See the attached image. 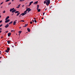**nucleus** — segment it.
Masks as SVG:
<instances>
[{
    "instance_id": "nucleus-61",
    "label": "nucleus",
    "mask_w": 75,
    "mask_h": 75,
    "mask_svg": "<svg viewBox=\"0 0 75 75\" xmlns=\"http://www.w3.org/2000/svg\"><path fill=\"white\" fill-rule=\"evenodd\" d=\"M37 19H38V18H36Z\"/></svg>"
},
{
    "instance_id": "nucleus-48",
    "label": "nucleus",
    "mask_w": 75,
    "mask_h": 75,
    "mask_svg": "<svg viewBox=\"0 0 75 75\" xmlns=\"http://www.w3.org/2000/svg\"><path fill=\"white\" fill-rule=\"evenodd\" d=\"M2 57H0V59H1V58Z\"/></svg>"
},
{
    "instance_id": "nucleus-60",
    "label": "nucleus",
    "mask_w": 75,
    "mask_h": 75,
    "mask_svg": "<svg viewBox=\"0 0 75 75\" xmlns=\"http://www.w3.org/2000/svg\"><path fill=\"white\" fill-rule=\"evenodd\" d=\"M18 35H20V34L19 33Z\"/></svg>"
},
{
    "instance_id": "nucleus-21",
    "label": "nucleus",
    "mask_w": 75,
    "mask_h": 75,
    "mask_svg": "<svg viewBox=\"0 0 75 75\" xmlns=\"http://www.w3.org/2000/svg\"><path fill=\"white\" fill-rule=\"evenodd\" d=\"M12 23H13V21H11V22H10V23H8V24H12Z\"/></svg>"
},
{
    "instance_id": "nucleus-24",
    "label": "nucleus",
    "mask_w": 75,
    "mask_h": 75,
    "mask_svg": "<svg viewBox=\"0 0 75 75\" xmlns=\"http://www.w3.org/2000/svg\"><path fill=\"white\" fill-rule=\"evenodd\" d=\"M49 4H48V3H46V4L47 6H49Z\"/></svg>"
},
{
    "instance_id": "nucleus-36",
    "label": "nucleus",
    "mask_w": 75,
    "mask_h": 75,
    "mask_svg": "<svg viewBox=\"0 0 75 75\" xmlns=\"http://www.w3.org/2000/svg\"><path fill=\"white\" fill-rule=\"evenodd\" d=\"M20 22L22 21L23 22H24V20H22L20 21Z\"/></svg>"
},
{
    "instance_id": "nucleus-52",
    "label": "nucleus",
    "mask_w": 75,
    "mask_h": 75,
    "mask_svg": "<svg viewBox=\"0 0 75 75\" xmlns=\"http://www.w3.org/2000/svg\"><path fill=\"white\" fill-rule=\"evenodd\" d=\"M13 14H14V13L12 14V16H13Z\"/></svg>"
},
{
    "instance_id": "nucleus-42",
    "label": "nucleus",
    "mask_w": 75,
    "mask_h": 75,
    "mask_svg": "<svg viewBox=\"0 0 75 75\" xmlns=\"http://www.w3.org/2000/svg\"><path fill=\"white\" fill-rule=\"evenodd\" d=\"M44 14H45V13H43V16H44Z\"/></svg>"
},
{
    "instance_id": "nucleus-57",
    "label": "nucleus",
    "mask_w": 75,
    "mask_h": 75,
    "mask_svg": "<svg viewBox=\"0 0 75 75\" xmlns=\"http://www.w3.org/2000/svg\"><path fill=\"white\" fill-rule=\"evenodd\" d=\"M51 8V7H50V8Z\"/></svg>"
},
{
    "instance_id": "nucleus-3",
    "label": "nucleus",
    "mask_w": 75,
    "mask_h": 75,
    "mask_svg": "<svg viewBox=\"0 0 75 75\" xmlns=\"http://www.w3.org/2000/svg\"><path fill=\"white\" fill-rule=\"evenodd\" d=\"M8 26H9V25H8V24L5 26V28H7V27H8Z\"/></svg>"
},
{
    "instance_id": "nucleus-53",
    "label": "nucleus",
    "mask_w": 75,
    "mask_h": 75,
    "mask_svg": "<svg viewBox=\"0 0 75 75\" xmlns=\"http://www.w3.org/2000/svg\"><path fill=\"white\" fill-rule=\"evenodd\" d=\"M31 5H30V4L28 5V7H29V6H30Z\"/></svg>"
},
{
    "instance_id": "nucleus-29",
    "label": "nucleus",
    "mask_w": 75,
    "mask_h": 75,
    "mask_svg": "<svg viewBox=\"0 0 75 75\" xmlns=\"http://www.w3.org/2000/svg\"><path fill=\"white\" fill-rule=\"evenodd\" d=\"M10 0H6V1L5 2H8V1H9Z\"/></svg>"
},
{
    "instance_id": "nucleus-22",
    "label": "nucleus",
    "mask_w": 75,
    "mask_h": 75,
    "mask_svg": "<svg viewBox=\"0 0 75 75\" xmlns=\"http://www.w3.org/2000/svg\"><path fill=\"white\" fill-rule=\"evenodd\" d=\"M6 52H9V51L8 50H6L5 51Z\"/></svg>"
},
{
    "instance_id": "nucleus-40",
    "label": "nucleus",
    "mask_w": 75,
    "mask_h": 75,
    "mask_svg": "<svg viewBox=\"0 0 75 75\" xmlns=\"http://www.w3.org/2000/svg\"><path fill=\"white\" fill-rule=\"evenodd\" d=\"M30 24H33V22H31V21H30Z\"/></svg>"
},
{
    "instance_id": "nucleus-25",
    "label": "nucleus",
    "mask_w": 75,
    "mask_h": 75,
    "mask_svg": "<svg viewBox=\"0 0 75 75\" xmlns=\"http://www.w3.org/2000/svg\"><path fill=\"white\" fill-rule=\"evenodd\" d=\"M22 32V31H19V33L20 34H21V33Z\"/></svg>"
},
{
    "instance_id": "nucleus-31",
    "label": "nucleus",
    "mask_w": 75,
    "mask_h": 75,
    "mask_svg": "<svg viewBox=\"0 0 75 75\" xmlns=\"http://www.w3.org/2000/svg\"><path fill=\"white\" fill-rule=\"evenodd\" d=\"M11 4V3L10 2V3H9L8 4V5H10V4Z\"/></svg>"
},
{
    "instance_id": "nucleus-10",
    "label": "nucleus",
    "mask_w": 75,
    "mask_h": 75,
    "mask_svg": "<svg viewBox=\"0 0 75 75\" xmlns=\"http://www.w3.org/2000/svg\"><path fill=\"white\" fill-rule=\"evenodd\" d=\"M37 10H38V12H40V11H41V9H37Z\"/></svg>"
},
{
    "instance_id": "nucleus-35",
    "label": "nucleus",
    "mask_w": 75,
    "mask_h": 75,
    "mask_svg": "<svg viewBox=\"0 0 75 75\" xmlns=\"http://www.w3.org/2000/svg\"><path fill=\"white\" fill-rule=\"evenodd\" d=\"M48 9V8H46L45 9V11H46V10H47V9Z\"/></svg>"
},
{
    "instance_id": "nucleus-15",
    "label": "nucleus",
    "mask_w": 75,
    "mask_h": 75,
    "mask_svg": "<svg viewBox=\"0 0 75 75\" xmlns=\"http://www.w3.org/2000/svg\"><path fill=\"white\" fill-rule=\"evenodd\" d=\"M27 30L28 32H30V28H27Z\"/></svg>"
},
{
    "instance_id": "nucleus-19",
    "label": "nucleus",
    "mask_w": 75,
    "mask_h": 75,
    "mask_svg": "<svg viewBox=\"0 0 75 75\" xmlns=\"http://www.w3.org/2000/svg\"><path fill=\"white\" fill-rule=\"evenodd\" d=\"M21 15L22 16H24V13H23L22 14H21Z\"/></svg>"
},
{
    "instance_id": "nucleus-5",
    "label": "nucleus",
    "mask_w": 75,
    "mask_h": 75,
    "mask_svg": "<svg viewBox=\"0 0 75 75\" xmlns=\"http://www.w3.org/2000/svg\"><path fill=\"white\" fill-rule=\"evenodd\" d=\"M46 1H47V2L46 3H48L49 4H50V0H47Z\"/></svg>"
},
{
    "instance_id": "nucleus-41",
    "label": "nucleus",
    "mask_w": 75,
    "mask_h": 75,
    "mask_svg": "<svg viewBox=\"0 0 75 75\" xmlns=\"http://www.w3.org/2000/svg\"><path fill=\"white\" fill-rule=\"evenodd\" d=\"M8 33V31H6V33Z\"/></svg>"
},
{
    "instance_id": "nucleus-26",
    "label": "nucleus",
    "mask_w": 75,
    "mask_h": 75,
    "mask_svg": "<svg viewBox=\"0 0 75 75\" xmlns=\"http://www.w3.org/2000/svg\"><path fill=\"white\" fill-rule=\"evenodd\" d=\"M2 30V28H0V33H1V30Z\"/></svg>"
},
{
    "instance_id": "nucleus-17",
    "label": "nucleus",
    "mask_w": 75,
    "mask_h": 75,
    "mask_svg": "<svg viewBox=\"0 0 75 75\" xmlns=\"http://www.w3.org/2000/svg\"><path fill=\"white\" fill-rule=\"evenodd\" d=\"M29 9H26V10L25 11L24 13H26V12H27V11H28V10Z\"/></svg>"
},
{
    "instance_id": "nucleus-30",
    "label": "nucleus",
    "mask_w": 75,
    "mask_h": 75,
    "mask_svg": "<svg viewBox=\"0 0 75 75\" xmlns=\"http://www.w3.org/2000/svg\"><path fill=\"white\" fill-rule=\"evenodd\" d=\"M6 13V11H3V13Z\"/></svg>"
},
{
    "instance_id": "nucleus-27",
    "label": "nucleus",
    "mask_w": 75,
    "mask_h": 75,
    "mask_svg": "<svg viewBox=\"0 0 75 75\" xmlns=\"http://www.w3.org/2000/svg\"><path fill=\"white\" fill-rule=\"evenodd\" d=\"M47 3V2L46 1H44V4H45V3H46H46Z\"/></svg>"
},
{
    "instance_id": "nucleus-44",
    "label": "nucleus",
    "mask_w": 75,
    "mask_h": 75,
    "mask_svg": "<svg viewBox=\"0 0 75 75\" xmlns=\"http://www.w3.org/2000/svg\"><path fill=\"white\" fill-rule=\"evenodd\" d=\"M3 38V36H2L1 37V38Z\"/></svg>"
},
{
    "instance_id": "nucleus-9",
    "label": "nucleus",
    "mask_w": 75,
    "mask_h": 75,
    "mask_svg": "<svg viewBox=\"0 0 75 75\" xmlns=\"http://www.w3.org/2000/svg\"><path fill=\"white\" fill-rule=\"evenodd\" d=\"M8 37H10V35H11V33H9L8 34Z\"/></svg>"
},
{
    "instance_id": "nucleus-8",
    "label": "nucleus",
    "mask_w": 75,
    "mask_h": 75,
    "mask_svg": "<svg viewBox=\"0 0 75 75\" xmlns=\"http://www.w3.org/2000/svg\"><path fill=\"white\" fill-rule=\"evenodd\" d=\"M9 18H10V17L9 16H7L5 19L6 20H7Z\"/></svg>"
},
{
    "instance_id": "nucleus-1",
    "label": "nucleus",
    "mask_w": 75,
    "mask_h": 75,
    "mask_svg": "<svg viewBox=\"0 0 75 75\" xmlns=\"http://www.w3.org/2000/svg\"><path fill=\"white\" fill-rule=\"evenodd\" d=\"M10 21V19H8L6 20V21H5V23H8L9 22V21Z\"/></svg>"
},
{
    "instance_id": "nucleus-34",
    "label": "nucleus",
    "mask_w": 75,
    "mask_h": 75,
    "mask_svg": "<svg viewBox=\"0 0 75 75\" xmlns=\"http://www.w3.org/2000/svg\"><path fill=\"white\" fill-rule=\"evenodd\" d=\"M27 12L24 13V15H25V14H27Z\"/></svg>"
},
{
    "instance_id": "nucleus-7",
    "label": "nucleus",
    "mask_w": 75,
    "mask_h": 75,
    "mask_svg": "<svg viewBox=\"0 0 75 75\" xmlns=\"http://www.w3.org/2000/svg\"><path fill=\"white\" fill-rule=\"evenodd\" d=\"M16 10L13 9V10L12 11V13H14V12H16Z\"/></svg>"
},
{
    "instance_id": "nucleus-13",
    "label": "nucleus",
    "mask_w": 75,
    "mask_h": 75,
    "mask_svg": "<svg viewBox=\"0 0 75 75\" xmlns=\"http://www.w3.org/2000/svg\"><path fill=\"white\" fill-rule=\"evenodd\" d=\"M20 5H21V4H20L19 5H18V6L16 7V8H19L20 7Z\"/></svg>"
},
{
    "instance_id": "nucleus-55",
    "label": "nucleus",
    "mask_w": 75,
    "mask_h": 75,
    "mask_svg": "<svg viewBox=\"0 0 75 75\" xmlns=\"http://www.w3.org/2000/svg\"><path fill=\"white\" fill-rule=\"evenodd\" d=\"M1 15H0V18H1Z\"/></svg>"
},
{
    "instance_id": "nucleus-28",
    "label": "nucleus",
    "mask_w": 75,
    "mask_h": 75,
    "mask_svg": "<svg viewBox=\"0 0 75 75\" xmlns=\"http://www.w3.org/2000/svg\"><path fill=\"white\" fill-rule=\"evenodd\" d=\"M19 11H16L15 13H19Z\"/></svg>"
},
{
    "instance_id": "nucleus-20",
    "label": "nucleus",
    "mask_w": 75,
    "mask_h": 75,
    "mask_svg": "<svg viewBox=\"0 0 75 75\" xmlns=\"http://www.w3.org/2000/svg\"><path fill=\"white\" fill-rule=\"evenodd\" d=\"M20 14V13H18L16 15V16H18L19 14Z\"/></svg>"
},
{
    "instance_id": "nucleus-12",
    "label": "nucleus",
    "mask_w": 75,
    "mask_h": 75,
    "mask_svg": "<svg viewBox=\"0 0 75 75\" xmlns=\"http://www.w3.org/2000/svg\"><path fill=\"white\" fill-rule=\"evenodd\" d=\"M39 5H37V9H39Z\"/></svg>"
},
{
    "instance_id": "nucleus-64",
    "label": "nucleus",
    "mask_w": 75,
    "mask_h": 75,
    "mask_svg": "<svg viewBox=\"0 0 75 75\" xmlns=\"http://www.w3.org/2000/svg\"><path fill=\"white\" fill-rule=\"evenodd\" d=\"M45 1H47V0H45Z\"/></svg>"
},
{
    "instance_id": "nucleus-37",
    "label": "nucleus",
    "mask_w": 75,
    "mask_h": 75,
    "mask_svg": "<svg viewBox=\"0 0 75 75\" xmlns=\"http://www.w3.org/2000/svg\"><path fill=\"white\" fill-rule=\"evenodd\" d=\"M3 26V25L2 24H1L0 25V27H1L2 26Z\"/></svg>"
},
{
    "instance_id": "nucleus-4",
    "label": "nucleus",
    "mask_w": 75,
    "mask_h": 75,
    "mask_svg": "<svg viewBox=\"0 0 75 75\" xmlns=\"http://www.w3.org/2000/svg\"><path fill=\"white\" fill-rule=\"evenodd\" d=\"M38 1H36L34 3H33V4H38Z\"/></svg>"
},
{
    "instance_id": "nucleus-50",
    "label": "nucleus",
    "mask_w": 75,
    "mask_h": 75,
    "mask_svg": "<svg viewBox=\"0 0 75 75\" xmlns=\"http://www.w3.org/2000/svg\"><path fill=\"white\" fill-rule=\"evenodd\" d=\"M24 5H23V6H22V7H24Z\"/></svg>"
},
{
    "instance_id": "nucleus-33",
    "label": "nucleus",
    "mask_w": 75,
    "mask_h": 75,
    "mask_svg": "<svg viewBox=\"0 0 75 75\" xmlns=\"http://www.w3.org/2000/svg\"><path fill=\"white\" fill-rule=\"evenodd\" d=\"M21 14H20V15H19V17H21Z\"/></svg>"
},
{
    "instance_id": "nucleus-63",
    "label": "nucleus",
    "mask_w": 75,
    "mask_h": 75,
    "mask_svg": "<svg viewBox=\"0 0 75 75\" xmlns=\"http://www.w3.org/2000/svg\"><path fill=\"white\" fill-rule=\"evenodd\" d=\"M15 44H17V42H16V43H15Z\"/></svg>"
},
{
    "instance_id": "nucleus-23",
    "label": "nucleus",
    "mask_w": 75,
    "mask_h": 75,
    "mask_svg": "<svg viewBox=\"0 0 75 75\" xmlns=\"http://www.w3.org/2000/svg\"><path fill=\"white\" fill-rule=\"evenodd\" d=\"M10 50V47H8V48H7V50H8V51H9V50Z\"/></svg>"
},
{
    "instance_id": "nucleus-58",
    "label": "nucleus",
    "mask_w": 75,
    "mask_h": 75,
    "mask_svg": "<svg viewBox=\"0 0 75 75\" xmlns=\"http://www.w3.org/2000/svg\"><path fill=\"white\" fill-rule=\"evenodd\" d=\"M12 47L13 48V47H14V46H12Z\"/></svg>"
},
{
    "instance_id": "nucleus-49",
    "label": "nucleus",
    "mask_w": 75,
    "mask_h": 75,
    "mask_svg": "<svg viewBox=\"0 0 75 75\" xmlns=\"http://www.w3.org/2000/svg\"><path fill=\"white\" fill-rule=\"evenodd\" d=\"M34 20H35V18H34Z\"/></svg>"
},
{
    "instance_id": "nucleus-54",
    "label": "nucleus",
    "mask_w": 75,
    "mask_h": 75,
    "mask_svg": "<svg viewBox=\"0 0 75 75\" xmlns=\"http://www.w3.org/2000/svg\"><path fill=\"white\" fill-rule=\"evenodd\" d=\"M13 30H11V32H13Z\"/></svg>"
},
{
    "instance_id": "nucleus-18",
    "label": "nucleus",
    "mask_w": 75,
    "mask_h": 75,
    "mask_svg": "<svg viewBox=\"0 0 75 75\" xmlns=\"http://www.w3.org/2000/svg\"><path fill=\"white\" fill-rule=\"evenodd\" d=\"M7 42L8 44H10V40H8L7 41Z\"/></svg>"
},
{
    "instance_id": "nucleus-43",
    "label": "nucleus",
    "mask_w": 75,
    "mask_h": 75,
    "mask_svg": "<svg viewBox=\"0 0 75 75\" xmlns=\"http://www.w3.org/2000/svg\"><path fill=\"white\" fill-rule=\"evenodd\" d=\"M3 2L1 3V4H3Z\"/></svg>"
},
{
    "instance_id": "nucleus-56",
    "label": "nucleus",
    "mask_w": 75,
    "mask_h": 75,
    "mask_svg": "<svg viewBox=\"0 0 75 75\" xmlns=\"http://www.w3.org/2000/svg\"><path fill=\"white\" fill-rule=\"evenodd\" d=\"M42 19H44V18H42Z\"/></svg>"
},
{
    "instance_id": "nucleus-62",
    "label": "nucleus",
    "mask_w": 75,
    "mask_h": 75,
    "mask_svg": "<svg viewBox=\"0 0 75 75\" xmlns=\"http://www.w3.org/2000/svg\"><path fill=\"white\" fill-rule=\"evenodd\" d=\"M17 21V20H16V21Z\"/></svg>"
},
{
    "instance_id": "nucleus-11",
    "label": "nucleus",
    "mask_w": 75,
    "mask_h": 75,
    "mask_svg": "<svg viewBox=\"0 0 75 75\" xmlns=\"http://www.w3.org/2000/svg\"><path fill=\"white\" fill-rule=\"evenodd\" d=\"M28 25V24H25V26H23V27H27Z\"/></svg>"
},
{
    "instance_id": "nucleus-14",
    "label": "nucleus",
    "mask_w": 75,
    "mask_h": 75,
    "mask_svg": "<svg viewBox=\"0 0 75 75\" xmlns=\"http://www.w3.org/2000/svg\"><path fill=\"white\" fill-rule=\"evenodd\" d=\"M16 22H15V21H14L13 22V25H16Z\"/></svg>"
},
{
    "instance_id": "nucleus-2",
    "label": "nucleus",
    "mask_w": 75,
    "mask_h": 75,
    "mask_svg": "<svg viewBox=\"0 0 75 75\" xmlns=\"http://www.w3.org/2000/svg\"><path fill=\"white\" fill-rule=\"evenodd\" d=\"M14 9V8H13L12 9L11 8L10 10V12H11V11H13V10Z\"/></svg>"
},
{
    "instance_id": "nucleus-45",
    "label": "nucleus",
    "mask_w": 75,
    "mask_h": 75,
    "mask_svg": "<svg viewBox=\"0 0 75 75\" xmlns=\"http://www.w3.org/2000/svg\"><path fill=\"white\" fill-rule=\"evenodd\" d=\"M14 1V0H12V1Z\"/></svg>"
},
{
    "instance_id": "nucleus-59",
    "label": "nucleus",
    "mask_w": 75,
    "mask_h": 75,
    "mask_svg": "<svg viewBox=\"0 0 75 75\" xmlns=\"http://www.w3.org/2000/svg\"><path fill=\"white\" fill-rule=\"evenodd\" d=\"M21 28V27H19V28Z\"/></svg>"
},
{
    "instance_id": "nucleus-47",
    "label": "nucleus",
    "mask_w": 75,
    "mask_h": 75,
    "mask_svg": "<svg viewBox=\"0 0 75 75\" xmlns=\"http://www.w3.org/2000/svg\"><path fill=\"white\" fill-rule=\"evenodd\" d=\"M50 7H52V6H50Z\"/></svg>"
},
{
    "instance_id": "nucleus-39",
    "label": "nucleus",
    "mask_w": 75,
    "mask_h": 75,
    "mask_svg": "<svg viewBox=\"0 0 75 75\" xmlns=\"http://www.w3.org/2000/svg\"><path fill=\"white\" fill-rule=\"evenodd\" d=\"M2 21H2V20L0 21V23H1V22H2Z\"/></svg>"
},
{
    "instance_id": "nucleus-6",
    "label": "nucleus",
    "mask_w": 75,
    "mask_h": 75,
    "mask_svg": "<svg viewBox=\"0 0 75 75\" xmlns=\"http://www.w3.org/2000/svg\"><path fill=\"white\" fill-rule=\"evenodd\" d=\"M28 9H29L28 10V13H29V12H30V11H31V9H30V8H28Z\"/></svg>"
},
{
    "instance_id": "nucleus-46",
    "label": "nucleus",
    "mask_w": 75,
    "mask_h": 75,
    "mask_svg": "<svg viewBox=\"0 0 75 75\" xmlns=\"http://www.w3.org/2000/svg\"><path fill=\"white\" fill-rule=\"evenodd\" d=\"M32 21H33V22H34V20H32Z\"/></svg>"
},
{
    "instance_id": "nucleus-51",
    "label": "nucleus",
    "mask_w": 75,
    "mask_h": 75,
    "mask_svg": "<svg viewBox=\"0 0 75 75\" xmlns=\"http://www.w3.org/2000/svg\"><path fill=\"white\" fill-rule=\"evenodd\" d=\"M1 54V51H0V54Z\"/></svg>"
},
{
    "instance_id": "nucleus-38",
    "label": "nucleus",
    "mask_w": 75,
    "mask_h": 75,
    "mask_svg": "<svg viewBox=\"0 0 75 75\" xmlns=\"http://www.w3.org/2000/svg\"><path fill=\"white\" fill-rule=\"evenodd\" d=\"M34 21L35 23H37V21L36 20H35Z\"/></svg>"
},
{
    "instance_id": "nucleus-16",
    "label": "nucleus",
    "mask_w": 75,
    "mask_h": 75,
    "mask_svg": "<svg viewBox=\"0 0 75 75\" xmlns=\"http://www.w3.org/2000/svg\"><path fill=\"white\" fill-rule=\"evenodd\" d=\"M32 3H33V1H32L31 2H30V5H31V4H32Z\"/></svg>"
},
{
    "instance_id": "nucleus-32",
    "label": "nucleus",
    "mask_w": 75,
    "mask_h": 75,
    "mask_svg": "<svg viewBox=\"0 0 75 75\" xmlns=\"http://www.w3.org/2000/svg\"><path fill=\"white\" fill-rule=\"evenodd\" d=\"M19 1L20 2H21L22 1H23V0H20Z\"/></svg>"
}]
</instances>
